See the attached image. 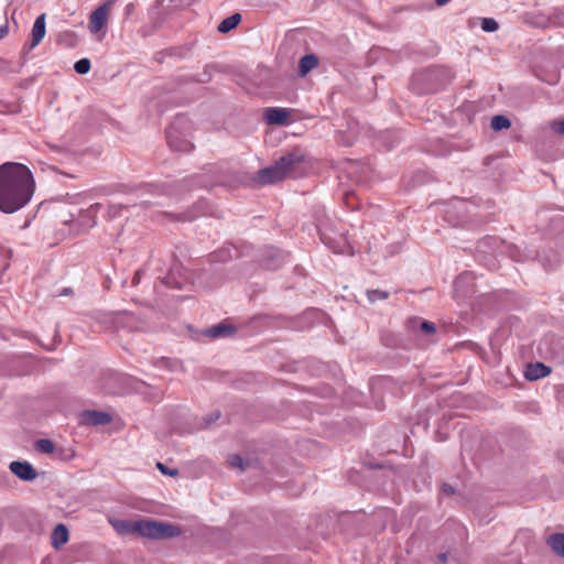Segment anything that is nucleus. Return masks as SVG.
<instances>
[{"label": "nucleus", "mask_w": 564, "mask_h": 564, "mask_svg": "<svg viewBox=\"0 0 564 564\" xmlns=\"http://www.w3.org/2000/svg\"><path fill=\"white\" fill-rule=\"evenodd\" d=\"M34 180L28 166L7 162L0 166V212L12 214L23 208L34 193Z\"/></svg>", "instance_id": "nucleus-1"}, {"label": "nucleus", "mask_w": 564, "mask_h": 564, "mask_svg": "<svg viewBox=\"0 0 564 564\" xmlns=\"http://www.w3.org/2000/svg\"><path fill=\"white\" fill-rule=\"evenodd\" d=\"M284 172V175L291 178L300 177L304 174L307 164L306 152L301 148H294L278 161Z\"/></svg>", "instance_id": "nucleus-2"}, {"label": "nucleus", "mask_w": 564, "mask_h": 564, "mask_svg": "<svg viewBox=\"0 0 564 564\" xmlns=\"http://www.w3.org/2000/svg\"><path fill=\"white\" fill-rule=\"evenodd\" d=\"M137 528L138 535L150 539H167L181 534L176 525L158 521L139 520Z\"/></svg>", "instance_id": "nucleus-3"}, {"label": "nucleus", "mask_w": 564, "mask_h": 564, "mask_svg": "<svg viewBox=\"0 0 564 564\" xmlns=\"http://www.w3.org/2000/svg\"><path fill=\"white\" fill-rule=\"evenodd\" d=\"M183 124V119L175 120L166 129V139L170 148L176 152H189L193 149V144L180 137V128Z\"/></svg>", "instance_id": "nucleus-4"}, {"label": "nucleus", "mask_w": 564, "mask_h": 564, "mask_svg": "<svg viewBox=\"0 0 564 564\" xmlns=\"http://www.w3.org/2000/svg\"><path fill=\"white\" fill-rule=\"evenodd\" d=\"M284 178L286 176L278 161L273 165L260 170L257 177L261 185L273 184Z\"/></svg>", "instance_id": "nucleus-5"}, {"label": "nucleus", "mask_w": 564, "mask_h": 564, "mask_svg": "<svg viewBox=\"0 0 564 564\" xmlns=\"http://www.w3.org/2000/svg\"><path fill=\"white\" fill-rule=\"evenodd\" d=\"M112 416L102 411L87 410L80 413V423L84 425L99 426L109 424Z\"/></svg>", "instance_id": "nucleus-6"}, {"label": "nucleus", "mask_w": 564, "mask_h": 564, "mask_svg": "<svg viewBox=\"0 0 564 564\" xmlns=\"http://www.w3.org/2000/svg\"><path fill=\"white\" fill-rule=\"evenodd\" d=\"M12 474L24 481H32L37 477V471L29 462H12L9 466Z\"/></svg>", "instance_id": "nucleus-7"}, {"label": "nucleus", "mask_w": 564, "mask_h": 564, "mask_svg": "<svg viewBox=\"0 0 564 564\" xmlns=\"http://www.w3.org/2000/svg\"><path fill=\"white\" fill-rule=\"evenodd\" d=\"M290 110L285 108H267L264 120L268 124L285 126L289 123Z\"/></svg>", "instance_id": "nucleus-8"}, {"label": "nucleus", "mask_w": 564, "mask_h": 564, "mask_svg": "<svg viewBox=\"0 0 564 564\" xmlns=\"http://www.w3.org/2000/svg\"><path fill=\"white\" fill-rule=\"evenodd\" d=\"M46 33V26H45V14L42 13L39 15L33 24L32 31H31V42H30V48L36 47L42 40L44 39Z\"/></svg>", "instance_id": "nucleus-9"}, {"label": "nucleus", "mask_w": 564, "mask_h": 564, "mask_svg": "<svg viewBox=\"0 0 564 564\" xmlns=\"http://www.w3.org/2000/svg\"><path fill=\"white\" fill-rule=\"evenodd\" d=\"M108 6L104 4L97 8L90 15L88 28L91 33L99 32L106 23Z\"/></svg>", "instance_id": "nucleus-10"}, {"label": "nucleus", "mask_w": 564, "mask_h": 564, "mask_svg": "<svg viewBox=\"0 0 564 564\" xmlns=\"http://www.w3.org/2000/svg\"><path fill=\"white\" fill-rule=\"evenodd\" d=\"M288 259V253L270 248L265 251L264 265L270 270H276L280 268Z\"/></svg>", "instance_id": "nucleus-11"}, {"label": "nucleus", "mask_w": 564, "mask_h": 564, "mask_svg": "<svg viewBox=\"0 0 564 564\" xmlns=\"http://www.w3.org/2000/svg\"><path fill=\"white\" fill-rule=\"evenodd\" d=\"M109 523L120 535H129V534H138V525L139 520H120V519H110Z\"/></svg>", "instance_id": "nucleus-12"}, {"label": "nucleus", "mask_w": 564, "mask_h": 564, "mask_svg": "<svg viewBox=\"0 0 564 564\" xmlns=\"http://www.w3.org/2000/svg\"><path fill=\"white\" fill-rule=\"evenodd\" d=\"M550 372V368L542 362L530 364L527 366L524 377L530 381H535L546 377Z\"/></svg>", "instance_id": "nucleus-13"}, {"label": "nucleus", "mask_w": 564, "mask_h": 564, "mask_svg": "<svg viewBox=\"0 0 564 564\" xmlns=\"http://www.w3.org/2000/svg\"><path fill=\"white\" fill-rule=\"evenodd\" d=\"M68 529L65 524H57L52 532L51 541L53 547L58 550L68 541Z\"/></svg>", "instance_id": "nucleus-14"}, {"label": "nucleus", "mask_w": 564, "mask_h": 564, "mask_svg": "<svg viewBox=\"0 0 564 564\" xmlns=\"http://www.w3.org/2000/svg\"><path fill=\"white\" fill-rule=\"evenodd\" d=\"M474 282V275L470 272H465L457 276L454 282L455 291L457 293H462L463 296L469 295L474 293V290H464L465 285L471 284Z\"/></svg>", "instance_id": "nucleus-15"}, {"label": "nucleus", "mask_w": 564, "mask_h": 564, "mask_svg": "<svg viewBox=\"0 0 564 564\" xmlns=\"http://www.w3.org/2000/svg\"><path fill=\"white\" fill-rule=\"evenodd\" d=\"M235 332V328L231 325H227L224 323H219L209 327L205 334L212 338L225 337Z\"/></svg>", "instance_id": "nucleus-16"}, {"label": "nucleus", "mask_w": 564, "mask_h": 564, "mask_svg": "<svg viewBox=\"0 0 564 564\" xmlns=\"http://www.w3.org/2000/svg\"><path fill=\"white\" fill-rule=\"evenodd\" d=\"M547 545L554 553L564 557V533H553L546 540Z\"/></svg>", "instance_id": "nucleus-17"}, {"label": "nucleus", "mask_w": 564, "mask_h": 564, "mask_svg": "<svg viewBox=\"0 0 564 564\" xmlns=\"http://www.w3.org/2000/svg\"><path fill=\"white\" fill-rule=\"evenodd\" d=\"M318 64V59L315 55L313 54H307V55H304L301 59H300V64H299V73L302 75V76H305L307 73H310L312 69H314Z\"/></svg>", "instance_id": "nucleus-18"}, {"label": "nucleus", "mask_w": 564, "mask_h": 564, "mask_svg": "<svg viewBox=\"0 0 564 564\" xmlns=\"http://www.w3.org/2000/svg\"><path fill=\"white\" fill-rule=\"evenodd\" d=\"M241 21L240 13H234L230 17L224 19L217 26L218 32L228 33L234 30Z\"/></svg>", "instance_id": "nucleus-19"}, {"label": "nucleus", "mask_w": 564, "mask_h": 564, "mask_svg": "<svg viewBox=\"0 0 564 564\" xmlns=\"http://www.w3.org/2000/svg\"><path fill=\"white\" fill-rule=\"evenodd\" d=\"M412 328H419L422 333L426 335H432L435 333L436 328L432 322L423 321L421 318L411 319Z\"/></svg>", "instance_id": "nucleus-20"}, {"label": "nucleus", "mask_w": 564, "mask_h": 564, "mask_svg": "<svg viewBox=\"0 0 564 564\" xmlns=\"http://www.w3.org/2000/svg\"><path fill=\"white\" fill-rule=\"evenodd\" d=\"M510 126H511V122L506 116L497 115L491 119V129L495 131L508 129V128H510Z\"/></svg>", "instance_id": "nucleus-21"}, {"label": "nucleus", "mask_w": 564, "mask_h": 564, "mask_svg": "<svg viewBox=\"0 0 564 564\" xmlns=\"http://www.w3.org/2000/svg\"><path fill=\"white\" fill-rule=\"evenodd\" d=\"M106 317L113 323L116 327H121L123 326V319L130 318L131 316L126 312H116L107 314Z\"/></svg>", "instance_id": "nucleus-22"}, {"label": "nucleus", "mask_w": 564, "mask_h": 564, "mask_svg": "<svg viewBox=\"0 0 564 564\" xmlns=\"http://www.w3.org/2000/svg\"><path fill=\"white\" fill-rule=\"evenodd\" d=\"M36 451L44 453V454H52L55 449V445L52 441L43 438L39 440L35 443Z\"/></svg>", "instance_id": "nucleus-23"}, {"label": "nucleus", "mask_w": 564, "mask_h": 564, "mask_svg": "<svg viewBox=\"0 0 564 564\" xmlns=\"http://www.w3.org/2000/svg\"><path fill=\"white\" fill-rule=\"evenodd\" d=\"M227 463L232 469H238L239 471H243L246 469L245 462L239 455H230L227 459Z\"/></svg>", "instance_id": "nucleus-24"}, {"label": "nucleus", "mask_w": 564, "mask_h": 564, "mask_svg": "<svg viewBox=\"0 0 564 564\" xmlns=\"http://www.w3.org/2000/svg\"><path fill=\"white\" fill-rule=\"evenodd\" d=\"M367 297L369 302L373 303L379 300H387L389 297V293L381 290H368Z\"/></svg>", "instance_id": "nucleus-25"}, {"label": "nucleus", "mask_w": 564, "mask_h": 564, "mask_svg": "<svg viewBox=\"0 0 564 564\" xmlns=\"http://www.w3.org/2000/svg\"><path fill=\"white\" fill-rule=\"evenodd\" d=\"M74 69L80 75L87 74L90 70V61L88 58L77 61L74 65Z\"/></svg>", "instance_id": "nucleus-26"}, {"label": "nucleus", "mask_w": 564, "mask_h": 564, "mask_svg": "<svg viewBox=\"0 0 564 564\" xmlns=\"http://www.w3.org/2000/svg\"><path fill=\"white\" fill-rule=\"evenodd\" d=\"M499 28L498 22L492 18H484L481 20V29L485 32H495Z\"/></svg>", "instance_id": "nucleus-27"}, {"label": "nucleus", "mask_w": 564, "mask_h": 564, "mask_svg": "<svg viewBox=\"0 0 564 564\" xmlns=\"http://www.w3.org/2000/svg\"><path fill=\"white\" fill-rule=\"evenodd\" d=\"M156 467L158 469L164 474V475H169V476H176L178 474V470L173 468V469H170L169 467H166L164 464L162 463H158L156 464Z\"/></svg>", "instance_id": "nucleus-28"}, {"label": "nucleus", "mask_w": 564, "mask_h": 564, "mask_svg": "<svg viewBox=\"0 0 564 564\" xmlns=\"http://www.w3.org/2000/svg\"><path fill=\"white\" fill-rule=\"evenodd\" d=\"M100 207H101V204H99V203L93 204L89 206V208H87L85 210V215L88 217L95 218V216L97 215Z\"/></svg>", "instance_id": "nucleus-29"}, {"label": "nucleus", "mask_w": 564, "mask_h": 564, "mask_svg": "<svg viewBox=\"0 0 564 564\" xmlns=\"http://www.w3.org/2000/svg\"><path fill=\"white\" fill-rule=\"evenodd\" d=\"M144 274V270L143 269H139L135 271L134 275H133V279H132V285H138L142 279Z\"/></svg>", "instance_id": "nucleus-30"}, {"label": "nucleus", "mask_w": 564, "mask_h": 564, "mask_svg": "<svg viewBox=\"0 0 564 564\" xmlns=\"http://www.w3.org/2000/svg\"><path fill=\"white\" fill-rule=\"evenodd\" d=\"M555 19L560 25L564 26V8L556 11Z\"/></svg>", "instance_id": "nucleus-31"}, {"label": "nucleus", "mask_w": 564, "mask_h": 564, "mask_svg": "<svg viewBox=\"0 0 564 564\" xmlns=\"http://www.w3.org/2000/svg\"><path fill=\"white\" fill-rule=\"evenodd\" d=\"M553 129L555 130V132L564 134V120L555 122L553 124Z\"/></svg>", "instance_id": "nucleus-32"}, {"label": "nucleus", "mask_w": 564, "mask_h": 564, "mask_svg": "<svg viewBox=\"0 0 564 564\" xmlns=\"http://www.w3.org/2000/svg\"><path fill=\"white\" fill-rule=\"evenodd\" d=\"M220 416L219 412L213 413L207 422V425H209L212 422H215Z\"/></svg>", "instance_id": "nucleus-33"}, {"label": "nucleus", "mask_w": 564, "mask_h": 564, "mask_svg": "<svg viewBox=\"0 0 564 564\" xmlns=\"http://www.w3.org/2000/svg\"><path fill=\"white\" fill-rule=\"evenodd\" d=\"M8 33V26H0V40L3 39Z\"/></svg>", "instance_id": "nucleus-34"}, {"label": "nucleus", "mask_w": 564, "mask_h": 564, "mask_svg": "<svg viewBox=\"0 0 564 564\" xmlns=\"http://www.w3.org/2000/svg\"><path fill=\"white\" fill-rule=\"evenodd\" d=\"M443 490H444V492H448V494L454 492L453 487L451 485H446V484L443 486Z\"/></svg>", "instance_id": "nucleus-35"}, {"label": "nucleus", "mask_w": 564, "mask_h": 564, "mask_svg": "<svg viewBox=\"0 0 564 564\" xmlns=\"http://www.w3.org/2000/svg\"><path fill=\"white\" fill-rule=\"evenodd\" d=\"M449 1L451 0H435V3H436V6L442 7V6H445Z\"/></svg>", "instance_id": "nucleus-36"}, {"label": "nucleus", "mask_w": 564, "mask_h": 564, "mask_svg": "<svg viewBox=\"0 0 564 564\" xmlns=\"http://www.w3.org/2000/svg\"><path fill=\"white\" fill-rule=\"evenodd\" d=\"M446 558H447V554H446V553H442V554H440V555H438V560H440L441 562H445V561H446Z\"/></svg>", "instance_id": "nucleus-37"}, {"label": "nucleus", "mask_w": 564, "mask_h": 564, "mask_svg": "<svg viewBox=\"0 0 564 564\" xmlns=\"http://www.w3.org/2000/svg\"><path fill=\"white\" fill-rule=\"evenodd\" d=\"M118 208H119V207H117V206H111V207H110V212H112V213H113V215H115V214L117 213Z\"/></svg>", "instance_id": "nucleus-38"}, {"label": "nucleus", "mask_w": 564, "mask_h": 564, "mask_svg": "<svg viewBox=\"0 0 564 564\" xmlns=\"http://www.w3.org/2000/svg\"><path fill=\"white\" fill-rule=\"evenodd\" d=\"M193 218H194V216H186V217H184L183 219H184V220H192Z\"/></svg>", "instance_id": "nucleus-39"}]
</instances>
